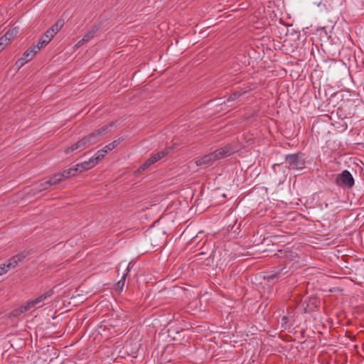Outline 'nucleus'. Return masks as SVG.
I'll return each mask as SVG.
<instances>
[{"label": "nucleus", "instance_id": "f257e3e1", "mask_svg": "<svg viewBox=\"0 0 364 364\" xmlns=\"http://www.w3.org/2000/svg\"><path fill=\"white\" fill-rule=\"evenodd\" d=\"M111 127H112V124L106 125V126L102 127L98 131L92 132L90 135L82 139L81 140L78 141L77 142L74 144L73 146L69 147L65 151L66 153H70V152H73L75 151H81L88 148L91 145L97 143L102 138V136H104L105 134H107L110 130Z\"/></svg>", "mask_w": 364, "mask_h": 364}, {"label": "nucleus", "instance_id": "f03ea898", "mask_svg": "<svg viewBox=\"0 0 364 364\" xmlns=\"http://www.w3.org/2000/svg\"><path fill=\"white\" fill-rule=\"evenodd\" d=\"M230 152L231 151L229 147H223L215 151L214 152L204 155L203 156L196 159V164L198 166H211L215 161L228 156L230 154Z\"/></svg>", "mask_w": 364, "mask_h": 364}, {"label": "nucleus", "instance_id": "7ed1b4c3", "mask_svg": "<svg viewBox=\"0 0 364 364\" xmlns=\"http://www.w3.org/2000/svg\"><path fill=\"white\" fill-rule=\"evenodd\" d=\"M53 291L49 290V291H46V293L41 294V296H38L35 299L28 301L26 305L22 306L20 308L14 310L12 312L13 316H18L20 314L25 313L28 310H30L31 309L33 308L36 305L39 304L40 303L43 302L46 299H47L48 297L51 296L53 295Z\"/></svg>", "mask_w": 364, "mask_h": 364}, {"label": "nucleus", "instance_id": "20e7f679", "mask_svg": "<svg viewBox=\"0 0 364 364\" xmlns=\"http://www.w3.org/2000/svg\"><path fill=\"white\" fill-rule=\"evenodd\" d=\"M73 168H68L63 171V172L54 174L50 179L45 181V187H43L41 190L48 189L50 186L57 184L63 180L71 176H75Z\"/></svg>", "mask_w": 364, "mask_h": 364}, {"label": "nucleus", "instance_id": "39448f33", "mask_svg": "<svg viewBox=\"0 0 364 364\" xmlns=\"http://www.w3.org/2000/svg\"><path fill=\"white\" fill-rule=\"evenodd\" d=\"M102 155L100 154H95L88 161H85L77 164L75 167L72 168L74 169L73 173H75V174L77 171L82 172L93 168L99 163L100 161L102 160Z\"/></svg>", "mask_w": 364, "mask_h": 364}, {"label": "nucleus", "instance_id": "423d86ee", "mask_svg": "<svg viewBox=\"0 0 364 364\" xmlns=\"http://www.w3.org/2000/svg\"><path fill=\"white\" fill-rule=\"evenodd\" d=\"M336 183L342 188H351L354 185V178L350 171L344 170L336 176Z\"/></svg>", "mask_w": 364, "mask_h": 364}, {"label": "nucleus", "instance_id": "0eeeda50", "mask_svg": "<svg viewBox=\"0 0 364 364\" xmlns=\"http://www.w3.org/2000/svg\"><path fill=\"white\" fill-rule=\"evenodd\" d=\"M286 161L289 167L294 170H302L305 167V161L299 154L287 156Z\"/></svg>", "mask_w": 364, "mask_h": 364}, {"label": "nucleus", "instance_id": "6e6552de", "mask_svg": "<svg viewBox=\"0 0 364 364\" xmlns=\"http://www.w3.org/2000/svg\"><path fill=\"white\" fill-rule=\"evenodd\" d=\"M39 51V48L32 46L25 51L22 57L18 59L16 65L18 68L22 67L25 63L32 60Z\"/></svg>", "mask_w": 364, "mask_h": 364}, {"label": "nucleus", "instance_id": "1a4fd4ad", "mask_svg": "<svg viewBox=\"0 0 364 364\" xmlns=\"http://www.w3.org/2000/svg\"><path fill=\"white\" fill-rule=\"evenodd\" d=\"M22 258L23 256H21V255H17L13 257L11 259H10L6 264V267L8 271L9 269L15 268L17 266L18 263L21 261Z\"/></svg>", "mask_w": 364, "mask_h": 364}, {"label": "nucleus", "instance_id": "9d476101", "mask_svg": "<svg viewBox=\"0 0 364 364\" xmlns=\"http://www.w3.org/2000/svg\"><path fill=\"white\" fill-rule=\"evenodd\" d=\"M117 146V142L113 141L107 145H106L103 149L99 150L96 154H100L102 156V159L105 157V156L110 151L114 149Z\"/></svg>", "mask_w": 364, "mask_h": 364}, {"label": "nucleus", "instance_id": "9b49d317", "mask_svg": "<svg viewBox=\"0 0 364 364\" xmlns=\"http://www.w3.org/2000/svg\"><path fill=\"white\" fill-rule=\"evenodd\" d=\"M93 36V32H88L82 40H80L76 45V47H80L85 43L88 42Z\"/></svg>", "mask_w": 364, "mask_h": 364}, {"label": "nucleus", "instance_id": "f8f14e48", "mask_svg": "<svg viewBox=\"0 0 364 364\" xmlns=\"http://www.w3.org/2000/svg\"><path fill=\"white\" fill-rule=\"evenodd\" d=\"M247 94V92L246 91H239V92H235L234 94H232L228 99V102H232V101H235V100H237V99H239L240 97H242V95H246Z\"/></svg>", "mask_w": 364, "mask_h": 364}, {"label": "nucleus", "instance_id": "ddd939ff", "mask_svg": "<svg viewBox=\"0 0 364 364\" xmlns=\"http://www.w3.org/2000/svg\"><path fill=\"white\" fill-rule=\"evenodd\" d=\"M16 33V31L13 29L8 31L4 36L1 38L3 39L6 40V42L9 44V43L11 41V40L13 38L14 36Z\"/></svg>", "mask_w": 364, "mask_h": 364}, {"label": "nucleus", "instance_id": "4468645a", "mask_svg": "<svg viewBox=\"0 0 364 364\" xmlns=\"http://www.w3.org/2000/svg\"><path fill=\"white\" fill-rule=\"evenodd\" d=\"M50 41H48V39L45 38H44V35L41 38V39L39 40L38 43H37L36 46H33L34 47H38L39 48V50L45 47L47 44H48V43L50 42Z\"/></svg>", "mask_w": 364, "mask_h": 364}, {"label": "nucleus", "instance_id": "2eb2a0df", "mask_svg": "<svg viewBox=\"0 0 364 364\" xmlns=\"http://www.w3.org/2000/svg\"><path fill=\"white\" fill-rule=\"evenodd\" d=\"M130 263L128 264L127 269H126V273H124L122 276V278L120 281H119L117 285L118 287L120 288V289H122L124 285V282H125V278H126V276L127 274L129 273V266H130Z\"/></svg>", "mask_w": 364, "mask_h": 364}, {"label": "nucleus", "instance_id": "dca6fc26", "mask_svg": "<svg viewBox=\"0 0 364 364\" xmlns=\"http://www.w3.org/2000/svg\"><path fill=\"white\" fill-rule=\"evenodd\" d=\"M63 21L61 20L58 21L54 25H53L50 29H53L54 33L56 34L59 30L63 27Z\"/></svg>", "mask_w": 364, "mask_h": 364}, {"label": "nucleus", "instance_id": "f3484780", "mask_svg": "<svg viewBox=\"0 0 364 364\" xmlns=\"http://www.w3.org/2000/svg\"><path fill=\"white\" fill-rule=\"evenodd\" d=\"M55 33L53 31V29H48L44 34V38L48 39V41H51L54 37Z\"/></svg>", "mask_w": 364, "mask_h": 364}, {"label": "nucleus", "instance_id": "a211bd4d", "mask_svg": "<svg viewBox=\"0 0 364 364\" xmlns=\"http://www.w3.org/2000/svg\"><path fill=\"white\" fill-rule=\"evenodd\" d=\"M170 148L166 149L164 150H162L157 154H156V156H157V159L159 160L162 158H164L166 155H167L169 152Z\"/></svg>", "mask_w": 364, "mask_h": 364}, {"label": "nucleus", "instance_id": "6ab92c4d", "mask_svg": "<svg viewBox=\"0 0 364 364\" xmlns=\"http://www.w3.org/2000/svg\"><path fill=\"white\" fill-rule=\"evenodd\" d=\"M288 322H289V317L287 316H284L282 318V323H281L282 328H283L284 329L287 328L289 327Z\"/></svg>", "mask_w": 364, "mask_h": 364}, {"label": "nucleus", "instance_id": "aec40b11", "mask_svg": "<svg viewBox=\"0 0 364 364\" xmlns=\"http://www.w3.org/2000/svg\"><path fill=\"white\" fill-rule=\"evenodd\" d=\"M151 164H153L152 161H150V159H147L145 163L139 168V171H142L148 168Z\"/></svg>", "mask_w": 364, "mask_h": 364}, {"label": "nucleus", "instance_id": "412c9836", "mask_svg": "<svg viewBox=\"0 0 364 364\" xmlns=\"http://www.w3.org/2000/svg\"><path fill=\"white\" fill-rule=\"evenodd\" d=\"M8 272V269L6 267V264H3L0 265V276L3 275L4 274Z\"/></svg>", "mask_w": 364, "mask_h": 364}, {"label": "nucleus", "instance_id": "4be33fe9", "mask_svg": "<svg viewBox=\"0 0 364 364\" xmlns=\"http://www.w3.org/2000/svg\"><path fill=\"white\" fill-rule=\"evenodd\" d=\"M43 183H45V181H41L40 183H37L36 185V188L37 189V191L38 192H41L43 190H41L43 187H45V185H43Z\"/></svg>", "mask_w": 364, "mask_h": 364}, {"label": "nucleus", "instance_id": "5701e85b", "mask_svg": "<svg viewBox=\"0 0 364 364\" xmlns=\"http://www.w3.org/2000/svg\"><path fill=\"white\" fill-rule=\"evenodd\" d=\"M8 45L6 42L5 39H3L1 37L0 38V52L4 48V47Z\"/></svg>", "mask_w": 364, "mask_h": 364}, {"label": "nucleus", "instance_id": "b1692460", "mask_svg": "<svg viewBox=\"0 0 364 364\" xmlns=\"http://www.w3.org/2000/svg\"><path fill=\"white\" fill-rule=\"evenodd\" d=\"M149 159H150V161H151L153 164H154L155 162H156L157 161L159 160V159H157V156H156V154L153 155Z\"/></svg>", "mask_w": 364, "mask_h": 364}]
</instances>
